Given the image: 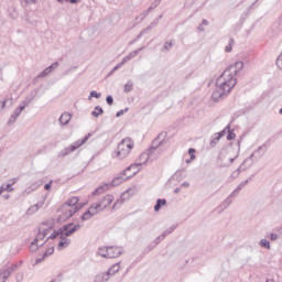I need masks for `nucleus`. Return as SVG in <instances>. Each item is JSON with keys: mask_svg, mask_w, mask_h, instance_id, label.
I'll return each instance as SVG.
<instances>
[{"mask_svg": "<svg viewBox=\"0 0 282 282\" xmlns=\"http://www.w3.org/2000/svg\"><path fill=\"white\" fill-rule=\"evenodd\" d=\"M124 250L121 247L110 246L107 253L108 259H116L123 254Z\"/></svg>", "mask_w": 282, "mask_h": 282, "instance_id": "11", "label": "nucleus"}, {"mask_svg": "<svg viewBox=\"0 0 282 282\" xmlns=\"http://www.w3.org/2000/svg\"><path fill=\"white\" fill-rule=\"evenodd\" d=\"M113 202V195L108 194L102 197L101 200L97 202L96 204L99 206L100 210H105V208H108V206H111Z\"/></svg>", "mask_w": 282, "mask_h": 282, "instance_id": "10", "label": "nucleus"}, {"mask_svg": "<svg viewBox=\"0 0 282 282\" xmlns=\"http://www.w3.org/2000/svg\"><path fill=\"white\" fill-rule=\"evenodd\" d=\"M257 3H259V0H256L253 3H251V6H249V8L247 9V12H250V10H252V8L257 6Z\"/></svg>", "mask_w": 282, "mask_h": 282, "instance_id": "60", "label": "nucleus"}, {"mask_svg": "<svg viewBox=\"0 0 282 282\" xmlns=\"http://www.w3.org/2000/svg\"><path fill=\"white\" fill-rule=\"evenodd\" d=\"M102 96V94L96 91V90H93L90 91V95L88 97V100H91V98H100Z\"/></svg>", "mask_w": 282, "mask_h": 282, "instance_id": "44", "label": "nucleus"}, {"mask_svg": "<svg viewBox=\"0 0 282 282\" xmlns=\"http://www.w3.org/2000/svg\"><path fill=\"white\" fill-rule=\"evenodd\" d=\"M268 151V145L262 144L260 145L257 150H254L249 158H247L243 162H242V166H247L250 169V166H252V164H254L256 162H259V160H261V158H263V155H265V152Z\"/></svg>", "mask_w": 282, "mask_h": 282, "instance_id": "5", "label": "nucleus"}, {"mask_svg": "<svg viewBox=\"0 0 282 282\" xmlns=\"http://www.w3.org/2000/svg\"><path fill=\"white\" fill-rule=\"evenodd\" d=\"M243 69V62H236L234 65L228 66L223 74L216 79V89L212 94V100L219 102L232 91L237 85V74Z\"/></svg>", "mask_w": 282, "mask_h": 282, "instance_id": "1", "label": "nucleus"}, {"mask_svg": "<svg viewBox=\"0 0 282 282\" xmlns=\"http://www.w3.org/2000/svg\"><path fill=\"white\" fill-rule=\"evenodd\" d=\"M120 271V262L118 263H115L112 267H110L107 271V273L110 275V276H113V274H117V272Z\"/></svg>", "mask_w": 282, "mask_h": 282, "instance_id": "27", "label": "nucleus"}, {"mask_svg": "<svg viewBox=\"0 0 282 282\" xmlns=\"http://www.w3.org/2000/svg\"><path fill=\"white\" fill-rule=\"evenodd\" d=\"M124 175H127L123 171L119 173L111 183H104L102 185H99L94 192L93 195H102L106 191H109L110 187L113 186H120L122 182H127L129 178H124Z\"/></svg>", "mask_w": 282, "mask_h": 282, "instance_id": "3", "label": "nucleus"}, {"mask_svg": "<svg viewBox=\"0 0 282 282\" xmlns=\"http://www.w3.org/2000/svg\"><path fill=\"white\" fill-rule=\"evenodd\" d=\"M50 74H52V73H51L50 68L46 67L43 72H41L36 76V78H45V77L50 76Z\"/></svg>", "mask_w": 282, "mask_h": 282, "instance_id": "39", "label": "nucleus"}, {"mask_svg": "<svg viewBox=\"0 0 282 282\" xmlns=\"http://www.w3.org/2000/svg\"><path fill=\"white\" fill-rule=\"evenodd\" d=\"M52 228H54L53 225L48 226L46 229H42L40 228L37 230L36 237L34 239H37V241H43V239H45L50 232V230H52Z\"/></svg>", "mask_w": 282, "mask_h": 282, "instance_id": "13", "label": "nucleus"}, {"mask_svg": "<svg viewBox=\"0 0 282 282\" xmlns=\"http://www.w3.org/2000/svg\"><path fill=\"white\" fill-rule=\"evenodd\" d=\"M61 241L57 245V250H63V248H67L69 243H72V240L67 238V236H63V234L59 236Z\"/></svg>", "mask_w": 282, "mask_h": 282, "instance_id": "14", "label": "nucleus"}, {"mask_svg": "<svg viewBox=\"0 0 282 282\" xmlns=\"http://www.w3.org/2000/svg\"><path fill=\"white\" fill-rule=\"evenodd\" d=\"M23 109H25V106H19V107L14 110L13 115H14L17 118H19V116H21V112L23 111Z\"/></svg>", "mask_w": 282, "mask_h": 282, "instance_id": "45", "label": "nucleus"}, {"mask_svg": "<svg viewBox=\"0 0 282 282\" xmlns=\"http://www.w3.org/2000/svg\"><path fill=\"white\" fill-rule=\"evenodd\" d=\"M91 214H90V212L89 210H86L83 215H82V217H80V219H82V221H87V220H89V219H91Z\"/></svg>", "mask_w": 282, "mask_h": 282, "instance_id": "41", "label": "nucleus"}, {"mask_svg": "<svg viewBox=\"0 0 282 282\" xmlns=\"http://www.w3.org/2000/svg\"><path fill=\"white\" fill-rule=\"evenodd\" d=\"M133 147L134 143L132 138L127 137L122 139L117 147V151L115 152L116 158H119V160H124V158L129 156V153H131Z\"/></svg>", "mask_w": 282, "mask_h": 282, "instance_id": "2", "label": "nucleus"}, {"mask_svg": "<svg viewBox=\"0 0 282 282\" xmlns=\"http://www.w3.org/2000/svg\"><path fill=\"white\" fill-rule=\"evenodd\" d=\"M58 67V62H54L52 65H50L47 68L50 69V72H54V69H56Z\"/></svg>", "mask_w": 282, "mask_h": 282, "instance_id": "54", "label": "nucleus"}, {"mask_svg": "<svg viewBox=\"0 0 282 282\" xmlns=\"http://www.w3.org/2000/svg\"><path fill=\"white\" fill-rule=\"evenodd\" d=\"M106 102H107V105H109V107H111V105H113V96L108 95L106 97Z\"/></svg>", "mask_w": 282, "mask_h": 282, "instance_id": "50", "label": "nucleus"}, {"mask_svg": "<svg viewBox=\"0 0 282 282\" xmlns=\"http://www.w3.org/2000/svg\"><path fill=\"white\" fill-rule=\"evenodd\" d=\"M166 135H169L166 131L160 132L159 135L152 141V144L148 151L160 158V154H158L156 152L160 147L166 144Z\"/></svg>", "mask_w": 282, "mask_h": 282, "instance_id": "7", "label": "nucleus"}, {"mask_svg": "<svg viewBox=\"0 0 282 282\" xmlns=\"http://www.w3.org/2000/svg\"><path fill=\"white\" fill-rule=\"evenodd\" d=\"M247 169H249L248 165H243V163H241V165L232 172L231 177H239V173H241V171H246Z\"/></svg>", "mask_w": 282, "mask_h": 282, "instance_id": "30", "label": "nucleus"}, {"mask_svg": "<svg viewBox=\"0 0 282 282\" xmlns=\"http://www.w3.org/2000/svg\"><path fill=\"white\" fill-rule=\"evenodd\" d=\"M80 210V207H70L68 210H66L63 215L66 217V219H69V217H74Z\"/></svg>", "mask_w": 282, "mask_h": 282, "instance_id": "21", "label": "nucleus"}, {"mask_svg": "<svg viewBox=\"0 0 282 282\" xmlns=\"http://www.w3.org/2000/svg\"><path fill=\"white\" fill-rule=\"evenodd\" d=\"M46 253L48 257H51V254H54V247H51L46 250Z\"/></svg>", "mask_w": 282, "mask_h": 282, "instance_id": "61", "label": "nucleus"}, {"mask_svg": "<svg viewBox=\"0 0 282 282\" xmlns=\"http://www.w3.org/2000/svg\"><path fill=\"white\" fill-rule=\"evenodd\" d=\"M164 241V238H162V235L159 236L156 239H155V246H158V243Z\"/></svg>", "mask_w": 282, "mask_h": 282, "instance_id": "63", "label": "nucleus"}, {"mask_svg": "<svg viewBox=\"0 0 282 282\" xmlns=\"http://www.w3.org/2000/svg\"><path fill=\"white\" fill-rule=\"evenodd\" d=\"M30 252H36V250H39V239H33V241L31 242L30 247H29Z\"/></svg>", "mask_w": 282, "mask_h": 282, "instance_id": "32", "label": "nucleus"}, {"mask_svg": "<svg viewBox=\"0 0 282 282\" xmlns=\"http://www.w3.org/2000/svg\"><path fill=\"white\" fill-rule=\"evenodd\" d=\"M88 212H90V216L96 217V215H98L99 213L102 212V209H100V207L98 206V203H93L89 208Z\"/></svg>", "mask_w": 282, "mask_h": 282, "instance_id": "16", "label": "nucleus"}, {"mask_svg": "<svg viewBox=\"0 0 282 282\" xmlns=\"http://www.w3.org/2000/svg\"><path fill=\"white\" fill-rule=\"evenodd\" d=\"M63 234V230H61V227L57 230H54L45 240V243L50 241V239H57V237H61Z\"/></svg>", "mask_w": 282, "mask_h": 282, "instance_id": "29", "label": "nucleus"}, {"mask_svg": "<svg viewBox=\"0 0 282 282\" xmlns=\"http://www.w3.org/2000/svg\"><path fill=\"white\" fill-rule=\"evenodd\" d=\"M97 254H99V257H102L104 259H109V247H100L98 249Z\"/></svg>", "mask_w": 282, "mask_h": 282, "instance_id": "26", "label": "nucleus"}, {"mask_svg": "<svg viewBox=\"0 0 282 282\" xmlns=\"http://www.w3.org/2000/svg\"><path fill=\"white\" fill-rule=\"evenodd\" d=\"M162 206H166V198H159L154 205V212L159 213L162 209Z\"/></svg>", "mask_w": 282, "mask_h": 282, "instance_id": "23", "label": "nucleus"}, {"mask_svg": "<svg viewBox=\"0 0 282 282\" xmlns=\"http://www.w3.org/2000/svg\"><path fill=\"white\" fill-rule=\"evenodd\" d=\"M142 50H144V47H140V48L129 53L127 56L123 57V63H129V61H131V58H135V56H138V54H140V52H142Z\"/></svg>", "mask_w": 282, "mask_h": 282, "instance_id": "17", "label": "nucleus"}, {"mask_svg": "<svg viewBox=\"0 0 282 282\" xmlns=\"http://www.w3.org/2000/svg\"><path fill=\"white\" fill-rule=\"evenodd\" d=\"M188 154H189L191 160H195V149L189 148L188 149Z\"/></svg>", "mask_w": 282, "mask_h": 282, "instance_id": "55", "label": "nucleus"}, {"mask_svg": "<svg viewBox=\"0 0 282 282\" xmlns=\"http://www.w3.org/2000/svg\"><path fill=\"white\" fill-rule=\"evenodd\" d=\"M239 193H241V192L236 187L235 191L229 195L230 199H232V197H237V195H239Z\"/></svg>", "mask_w": 282, "mask_h": 282, "instance_id": "56", "label": "nucleus"}, {"mask_svg": "<svg viewBox=\"0 0 282 282\" xmlns=\"http://www.w3.org/2000/svg\"><path fill=\"white\" fill-rule=\"evenodd\" d=\"M260 246L261 248H267V250H270V241L268 239H261Z\"/></svg>", "mask_w": 282, "mask_h": 282, "instance_id": "42", "label": "nucleus"}, {"mask_svg": "<svg viewBox=\"0 0 282 282\" xmlns=\"http://www.w3.org/2000/svg\"><path fill=\"white\" fill-rule=\"evenodd\" d=\"M34 98H36V91H32L30 97H26L23 101L22 105H20V107H28V105H30L32 102V100H34Z\"/></svg>", "mask_w": 282, "mask_h": 282, "instance_id": "22", "label": "nucleus"}, {"mask_svg": "<svg viewBox=\"0 0 282 282\" xmlns=\"http://www.w3.org/2000/svg\"><path fill=\"white\" fill-rule=\"evenodd\" d=\"M58 3H72V4H76V3H80V0H57Z\"/></svg>", "mask_w": 282, "mask_h": 282, "instance_id": "47", "label": "nucleus"}, {"mask_svg": "<svg viewBox=\"0 0 282 282\" xmlns=\"http://www.w3.org/2000/svg\"><path fill=\"white\" fill-rule=\"evenodd\" d=\"M269 239H270L271 241H276V239H279V235H276V234H270Z\"/></svg>", "mask_w": 282, "mask_h": 282, "instance_id": "58", "label": "nucleus"}, {"mask_svg": "<svg viewBox=\"0 0 282 282\" xmlns=\"http://www.w3.org/2000/svg\"><path fill=\"white\" fill-rule=\"evenodd\" d=\"M160 3H162V0H154L151 6L148 8L149 12H151L152 10H155V8H158V6H160Z\"/></svg>", "mask_w": 282, "mask_h": 282, "instance_id": "40", "label": "nucleus"}, {"mask_svg": "<svg viewBox=\"0 0 282 282\" xmlns=\"http://www.w3.org/2000/svg\"><path fill=\"white\" fill-rule=\"evenodd\" d=\"M176 228H177V224H173L170 228H167V231L171 235V232H173Z\"/></svg>", "mask_w": 282, "mask_h": 282, "instance_id": "59", "label": "nucleus"}, {"mask_svg": "<svg viewBox=\"0 0 282 282\" xmlns=\"http://www.w3.org/2000/svg\"><path fill=\"white\" fill-rule=\"evenodd\" d=\"M22 263H23V261H20L18 264H13L11 267L3 268V271L9 272V276H10V274H12V272H17V270L19 269V267L22 265Z\"/></svg>", "mask_w": 282, "mask_h": 282, "instance_id": "28", "label": "nucleus"}, {"mask_svg": "<svg viewBox=\"0 0 282 282\" xmlns=\"http://www.w3.org/2000/svg\"><path fill=\"white\" fill-rule=\"evenodd\" d=\"M7 279H10V272L0 269V282H6Z\"/></svg>", "mask_w": 282, "mask_h": 282, "instance_id": "36", "label": "nucleus"}, {"mask_svg": "<svg viewBox=\"0 0 282 282\" xmlns=\"http://www.w3.org/2000/svg\"><path fill=\"white\" fill-rule=\"evenodd\" d=\"M89 138H91V132H88L83 139H79L75 141L73 144L64 148L58 153V158H67V155L74 153V151H76L77 149H80V147H83V144H85L89 140Z\"/></svg>", "mask_w": 282, "mask_h": 282, "instance_id": "6", "label": "nucleus"}, {"mask_svg": "<svg viewBox=\"0 0 282 282\" xmlns=\"http://www.w3.org/2000/svg\"><path fill=\"white\" fill-rule=\"evenodd\" d=\"M173 45H175V42L173 40H171L170 42L169 41L164 42L163 47L161 48V52H169V50H171Z\"/></svg>", "mask_w": 282, "mask_h": 282, "instance_id": "31", "label": "nucleus"}, {"mask_svg": "<svg viewBox=\"0 0 282 282\" xmlns=\"http://www.w3.org/2000/svg\"><path fill=\"white\" fill-rule=\"evenodd\" d=\"M24 3H36V0H21V4L23 6Z\"/></svg>", "mask_w": 282, "mask_h": 282, "instance_id": "62", "label": "nucleus"}, {"mask_svg": "<svg viewBox=\"0 0 282 282\" xmlns=\"http://www.w3.org/2000/svg\"><path fill=\"white\" fill-rule=\"evenodd\" d=\"M124 175H127L123 171L119 173L111 183H104L102 185H99L94 192L93 195H102L106 191H109L110 187L113 186H120L122 182H127L129 178H124Z\"/></svg>", "mask_w": 282, "mask_h": 282, "instance_id": "4", "label": "nucleus"}, {"mask_svg": "<svg viewBox=\"0 0 282 282\" xmlns=\"http://www.w3.org/2000/svg\"><path fill=\"white\" fill-rule=\"evenodd\" d=\"M275 65L282 70V53L278 56Z\"/></svg>", "mask_w": 282, "mask_h": 282, "instance_id": "48", "label": "nucleus"}, {"mask_svg": "<svg viewBox=\"0 0 282 282\" xmlns=\"http://www.w3.org/2000/svg\"><path fill=\"white\" fill-rule=\"evenodd\" d=\"M158 155H154L153 152H151L150 150H147V152H143L140 154L139 160H143L142 164H147V162H149V160H156Z\"/></svg>", "mask_w": 282, "mask_h": 282, "instance_id": "12", "label": "nucleus"}, {"mask_svg": "<svg viewBox=\"0 0 282 282\" xmlns=\"http://www.w3.org/2000/svg\"><path fill=\"white\" fill-rule=\"evenodd\" d=\"M227 129V140H235L237 138V134H235V130L230 129V126H226Z\"/></svg>", "mask_w": 282, "mask_h": 282, "instance_id": "33", "label": "nucleus"}, {"mask_svg": "<svg viewBox=\"0 0 282 282\" xmlns=\"http://www.w3.org/2000/svg\"><path fill=\"white\" fill-rule=\"evenodd\" d=\"M12 98L9 99H4L2 101H0V113L3 111V109H6L7 107H12Z\"/></svg>", "mask_w": 282, "mask_h": 282, "instance_id": "24", "label": "nucleus"}, {"mask_svg": "<svg viewBox=\"0 0 282 282\" xmlns=\"http://www.w3.org/2000/svg\"><path fill=\"white\" fill-rule=\"evenodd\" d=\"M17 116H14L13 113L10 116L9 118V121H8V124L11 126V124H14L17 122Z\"/></svg>", "mask_w": 282, "mask_h": 282, "instance_id": "49", "label": "nucleus"}, {"mask_svg": "<svg viewBox=\"0 0 282 282\" xmlns=\"http://www.w3.org/2000/svg\"><path fill=\"white\" fill-rule=\"evenodd\" d=\"M78 202H80V198L78 196L70 197L68 200L65 202V206H69L70 208H75V206H78Z\"/></svg>", "mask_w": 282, "mask_h": 282, "instance_id": "20", "label": "nucleus"}, {"mask_svg": "<svg viewBox=\"0 0 282 282\" xmlns=\"http://www.w3.org/2000/svg\"><path fill=\"white\" fill-rule=\"evenodd\" d=\"M53 182H54V181H50L48 183H46V184L44 185V191H51Z\"/></svg>", "mask_w": 282, "mask_h": 282, "instance_id": "57", "label": "nucleus"}, {"mask_svg": "<svg viewBox=\"0 0 282 282\" xmlns=\"http://www.w3.org/2000/svg\"><path fill=\"white\" fill-rule=\"evenodd\" d=\"M225 51L230 53L232 52V46L230 44H228L226 47H225Z\"/></svg>", "mask_w": 282, "mask_h": 282, "instance_id": "64", "label": "nucleus"}, {"mask_svg": "<svg viewBox=\"0 0 282 282\" xmlns=\"http://www.w3.org/2000/svg\"><path fill=\"white\" fill-rule=\"evenodd\" d=\"M230 204H232V198H230V196H228L223 203H220V205L218 206V210L219 213H224L226 210V208H228V206H230Z\"/></svg>", "mask_w": 282, "mask_h": 282, "instance_id": "18", "label": "nucleus"}, {"mask_svg": "<svg viewBox=\"0 0 282 282\" xmlns=\"http://www.w3.org/2000/svg\"><path fill=\"white\" fill-rule=\"evenodd\" d=\"M127 111H129V108H126L123 110H119L117 113H116V118H120L122 116H124V113H127Z\"/></svg>", "mask_w": 282, "mask_h": 282, "instance_id": "52", "label": "nucleus"}, {"mask_svg": "<svg viewBox=\"0 0 282 282\" xmlns=\"http://www.w3.org/2000/svg\"><path fill=\"white\" fill-rule=\"evenodd\" d=\"M220 140L221 139L217 134H213L212 141L209 143L212 149H215V147H217V144L219 143Z\"/></svg>", "mask_w": 282, "mask_h": 282, "instance_id": "35", "label": "nucleus"}, {"mask_svg": "<svg viewBox=\"0 0 282 282\" xmlns=\"http://www.w3.org/2000/svg\"><path fill=\"white\" fill-rule=\"evenodd\" d=\"M147 17H149V10L143 11L139 17H137L135 21H138V23H141V21H144Z\"/></svg>", "mask_w": 282, "mask_h": 282, "instance_id": "37", "label": "nucleus"}, {"mask_svg": "<svg viewBox=\"0 0 282 282\" xmlns=\"http://www.w3.org/2000/svg\"><path fill=\"white\" fill-rule=\"evenodd\" d=\"M15 281L17 282H22L23 281V272H19L15 274Z\"/></svg>", "mask_w": 282, "mask_h": 282, "instance_id": "53", "label": "nucleus"}, {"mask_svg": "<svg viewBox=\"0 0 282 282\" xmlns=\"http://www.w3.org/2000/svg\"><path fill=\"white\" fill-rule=\"evenodd\" d=\"M105 113V110L102 109V107L100 106H96L94 111H91V116L93 118H99L100 116H102Z\"/></svg>", "mask_w": 282, "mask_h": 282, "instance_id": "25", "label": "nucleus"}, {"mask_svg": "<svg viewBox=\"0 0 282 282\" xmlns=\"http://www.w3.org/2000/svg\"><path fill=\"white\" fill-rule=\"evenodd\" d=\"M59 230H62V235L64 237H72V235H74V232L80 230V224L74 225V223H68V224L59 227Z\"/></svg>", "mask_w": 282, "mask_h": 282, "instance_id": "8", "label": "nucleus"}, {"mask_svg": "<svg viewBox=\"0 0 282 282\" xmlns=\"http://www.w3.org/2000/svg\"><path fill=\"white\" fill-rule=\"evenodd\" d=\"M47 257H50V256L45 251L41 258H37L35 260V265H39V263H43V261H45V259H47Z\"/></svg>", "mask_w": 282, "mask_h": 282, "instance_id": "43", "label": "nucleus"}, {"mask_svg": "<svg viewBox=\"0 0 282 282\" xmlns=\"http://www.w3.org/2000/svg\"><path fill=\"white\" fill-rule=\"evenodd\" d=\"M129 171H132V173L127 176V180H131V177H134V175H138L140 171H142V163H133L123 170L126 174L129 173Z\"/></svg>", "mask_w": 282, "mask_h": 282, "instance_id": "9", "label": "nucleus"}, {"mask_svg": "<svg viewBox=\"0 0 282 282\" xmlns=\"http://www.w3.org/2000/svg\"><path fill=\"white\" fill-rule=\"evenodd\" d=\"M39 208H41V207L39 206V204L32 205L31 207H29L26 214H29V215H34V213H36V212L39 210Z\"/></svg>", "mask_w": 282, "mask_h": 282, "instance_id": "38", "label": "nucleus"}, {"mask_svg": "<svg viewBox=\"0 0 282 282\" xmlns=\"http://www.w3.org/2000/svg\"><path fill=\"white\" fill-rule=\"evenodd\" d=\"M226 133H228V129H224V130H221L220 132H217V133H214V134H216L218 138H224V135H226Z\"/></svg>", "mask_w": 282, "mask_h": 282, "instance_id": "51", "label": "nucleus"}, {"mask_svg": "<svg viewBox=\"0 0 282 282\" xmlns=\"http://www.w3.org/2000/svg\"><path fill=\"white\" fill-rule=\"evenodd\" d=\"M249 182H250V180L242 181L236 188L241 192L245 186H248Z\"/></svg>", "mask_w": 282, "mask_h": 282, "instance_id": "46", "label": "nucleus"}, {"mask_svg": "<svg viewBox=\"0 0 282 282\" xmlns=\"http://www.w3.org/2000/svg\"><path fill=\"white\" fill-rule=\"evenodd\" d=\"M124 94H129L130 91H133V82L130 79L127 82L123 88Z\"/></svg>", "mask_w": 282, "mask_h": 282, "instance_id": "34", "label": "nucleus"}, {"mask_svg": "<svg viewBox=\"0 0 282 282\" xmlns=\"http://www.w3.org/2000/svg\"><path fill=\"white\" fill-rule=\"evenodd\" d=\"M69 120H72V115L68 112H64L59 117V123L62 124V127L69 124Z\"/></svg>", "mask_w": 282, "mask_h": 282, "instance_id": "15", "label": "nucleus"}, {"mask_svg": "<svg viewBox=\"0 0 282 282\" xmlns=\"http://www.w3.org/2000/svg\"><path fill=\"white\" fill-rule=\"evenodd\" d=\"M110 275L107 272L99 273L95 276V282H107L109 281Z\"/></svg>", "mask_w": 282, "mask_h": 282, "instance_id": "19", "label": "nucleus"}]
</instances>
